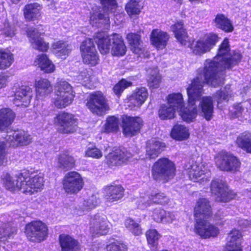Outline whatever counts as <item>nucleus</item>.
<instances>
[{
	"mask_svg": "<svg viewBox=\"0 0 251 251\" xmlns=\"http://www.w3.org/2000/svg\"><path fill=\"white\" fill-rule=\"evenodd\" d=\"M218 59V58H214L213 60L207 59L204 63L203 68L198 70L197 76L187 88L190 103L194 104L196 99L201 97L203 93V85L204 82L213 87L224 83L223 75L221 72L224 69L223 66Z\"/></svg>",
	"mask_w": 251,
	"mask_h": 251,
	"instance_id": "f257e3e1",
	"label": "nucleus"
},
{
	"mask_svg": "<svg viewBox=\"0 0 251 251\" xmlns=\"http://www.w3.org/2000/svg\"><path fill=\"white\" fill-rule=\"evenodd\" d=\"M94 39L101 54L109 53L110 48L111 54L113 56H121L126 54V47L119 34L114 33L107 35L104 32H99Z\"/></svg>",
	"mask_w": 251,
	"mask_h": 251,
	"instance_id": "f03ea898",
	"label": "nucleus"
},
{
	"mask_svg": "<svg viewBox=\"0 0 251 251\" xmlns=\"http://www.w3.org/2000/svg\"><path fill=\"white\" fill-rule=\"evenodd\" d=\"M187 95L189 97L188 94ZM200 99L201 97L196 99L194 104L190 103L188 100V107L184 108H183L184 101L182 94L180 93H173L168 95L167 104L173 108H175L176 111H179L180 115L184 121L190 123L192 122L197 116L198 109L195 103Z\"/></svg>",
	"mask_w": 251,
	"mask_h": 251,
	"instance_id": "7ed1b4c3",
	"label": "nucleus"
},
{
	"mask_svg": "<svg viewBox=\"0 0 251 251\" xmlns=\"http://www.w3.org/2000/svg\"><path fill=\"white\" fill-rule=\"evenodd\" d=\"M176 167L174 163L167 158L158 159L153 165L152 177L156 181L166 183L175 176Z\"/></svg>",
	"mask_w": 251,
	"mask_h": 251,
	"instance_id": "20e7f679",
	"label": "nucleus"
},
{
	"mask_svg": "<svg viewBox=\"0 0 251 251\" xmlns=\"http://www.w3.org/2000/svg\"><path fill=\"white\" fill-rule=\"evenodd\" d=\"M19 179L21 180L20 190L26 194L32 195L40 191L44 186V178L42 175L29 176L27 171L20 173Z\"/></svg>",
	"mask_w": 251,
	"mask_h": 251,
	"instance_id": "39448f33",
	"label": "nucleus"
},
{
	"mask_svg": "<svg viewBox=\"0 0 251 251\" xmlns=\"http://www.w3.org/2000/svg\"><path fill=\"white\" fill-rule=\"evenodd\" d=\"M56 88L55 106L63 108L71 104L75 97L71 86L65 81H60L57 83Z\"/></svg>",
	"mask_w": 251,
	"mask_h": 251,
	"instance_id": "423d86ee",
	"label": "nucleus"
},
{
	"mask_svg": "<svg viewBox=\"0 0 251 251\" xmlns=\"http://www.w3.org/2000/svg\"><path fill=\"white\" fill-rule=\"evenodd\" d=\"M87 100L86 106L94 114L102 116L109 110L108 100L100 91L91 93Z\"/></svg>",
	"mask_w": 251,
	"mask_h": 251,
	"instance_id": "0eeeda50",
	"label": "nucleus"
},
{
	"mask_svg": "<svg viewBox=\"0 0 251 251\" xmlns=\"http://www.w3.org/2000/svg\"><path fill=\"white\" fill-rule=\"evenodd\" d=\"M25 233L29 241L40 242L47 238L48 228L44 223L40 221H33L26 225Z\"/></svg>",
	"mask_w": 251,
	"mask_h": 251,
	"instance_id": "6e6552de",
	"label": "nucleus"
},
{
	"mask_svg": "<svg viewBox=\"0 0 251 251\" xmlns=\"http://www.w3.org/2000/svg\"><path fill=\"white\" fill-rule=\"evenodd\" d=\"M62 184L63 189L66 193L76 194L83 188L84 181L78 173L73 171L65 175L63 179Z\"/></svg>",
	"mask_w": 251,
	"mask_h": 251,
	"instance_id": "1a4fd4ad",
	"label": "nucleus"
},
{
	"mask_svg": "<svg viewBox=\"0 0 251 251\" xmlns=\"http://www.w3.org/2000/svg\"><path fill=\"white\" fill-rule=\"evenodd\" d=\"M59 125L58 131L63 134H70L75 132L77 127V119L72 114L66 112L59 113L54 119Z\"/></svg>",
	"mask_w": 251,
	"mask_h": 251,
	"instance_id": "9d476101",
	"label": "nucleus"
},
{
	"mask_svg": "<svg viewBox=\"0 0 251 251\" xmlns=\"http://www.w3.org/2000/svg\"><path fill=\"white\" fill-rule=\"evenodd\" d=\"M211 191L217 201L226 202L235 197V194L229 190L222 180L216 179L211 183Z\"/></svg>",
	"mask_w": 251,
	"mask_h": 251,
	"instance_id": "9b49d317",
	"label": "nucleus"
},
{
	"mask_svg": "<svg viewBox=\"0 0 251 251\" xmlns=\"http://www.w3.org/2000/svg\"><path fill=\"white\" fill-rule=\"evenodd\" d=\"M216 163L221 170L231 173L238 171L241 165L236 156L227 152L220 154L216 158Z\"/></svg>",
	"mask_w": 251,
	"mask_h": 251,
	"instance_id": "f8f14e48",
	"label": "nucleus"
},
{
	"mask_svg": "<svg viewBox=\"0 0 251 251\" xmlns=\"http://www.w3.org/2000/svg\"><path fill=\"white\" fill-rule=\"evenodd\" d=\"M218 39L217 34L210 33L202 39L193 41L190 44V48L195 54L201 55L209 51L215 45Z\"/></svg>",
	"mask_w": 251,
	"mask_h": 251,
	"instance_id": "ddd939ff",
	"label": "nucleus"
},
{
	"mask_svg": "<svg viewBox=\"0 0 251 251\" xmlns=\"http://www.w3.org/2000/svg\"><path fill=\"white\" fill-rule=\"evenodd\" d=\"M83 61L84 63L96 66L99 62V57L93 41L91 39L85 40L80 47Z\"/></svg>",
	"mask_w": 251,
	"mask_h": 251,
	"instance_id": "4468645a",
	"label": "nucleus"
},
{
	"mask_svg": "<svg viewBox=\"0 0 251 251\" xmlns=\"http://www.w3.org/2000/svg\"><path fill=\"white\" fill-rule=\"evenodd\" d=\"M123 134L126 137L135 136L140 132L143 121L139 117L125 116L123 118Z\"/></svg>",
	"mask_w": 251,
	"mask_h": 251,
	"instance_id": "2eb2a0df",
	"label": "nucleus"
},
{
	"mask_svg": "<svg viewBox=\"0 0 251 251\" xmlns=\"http://www.w3.org/2000/svg\"><path fill=\"white\" fill-rule=\"evenodd\" d=\"M132 156L126 149L121 147L108 153L105 156V162L110 167L121 165Z\"/></svg>",
	"mask_w": 251,
	"mask_h": 251,
	"instance_id": "dca6fc26",
	"label": "nucleus"
},
{
	"mask_svg": "<svg viewBox=\"0 0 251 251\" xmlns=\"http://www.w3.org/2000/svg\"><path fill=\"white\" fill-rule=\"evenodd\" d=\"M109 229L108 222L105 215L98 214L91 219L90 230L93 235H105L108 232Z\"/></svg>",
	"mask_w": 251,
	"mask_h": 251,
	"instance_id": "f3484780",
	"label": "nucleus"
},
{
	"mask_svg": "<svg viewBox=\"0 0 251 251\" xmlns=\"http://www.w3.org/2000/svg\"><path fill=\"white\" fill-rule=\"evenodd\" d=\"M195 232L203 239L214 237L219 233V228L206 219L196 221Z\"/></svg>",
	"mask_w": 251,
	"mask_h": 251,
	"instance_id": "a211bd4d",
	"label": "nucleus"
},
{
	"mask_svg": "<svg viewBox=\"0 0 251 251\" xmlns=\"http://www.w3.org/2000/svg\"><path fill=\"white\" fill-rule=\"evenodd\" d=\"M6 141L10 146L17 147L29 144L32 142V138L29 134L24 131H16L8 135Z\"/></svg>",
	"mask_w": 251,
	"mask_h": 251,
	"instance_id": "6ab92c4d",
	"label": "nucleus"
},
{
	"mask_svg": "<svg viewBox=\"0 0 251 251\" xmlns=\"http://www.w3.org/2000/svg\"><path fill=\"white\" fill-rule=\"evenodd\" d=\"M32 95L31 88L27 86H22L17 88L15 92L13 103L17 106L26 107L30 102Z\"/></svg>",
	"mask_w": 251,
	"mask_h": 251,
	"instance_id": "aec40b11",
	"label": "nucleus"
},
{
	"mask_svg": "<svg viewBox=\"0 0 251 251\" xmlns=\"http://www.w3.org/2000/svg\"><path fill=\"white\" fill-rule=\"evenodd\" d=\"M196 221L207 219L212 215V210L209 201L205 198H200L194 208Z\"/></svg>",
	"mask_w": 251,
	"mask_h": 251,
	"instance_id": "412c9836",
	"label": "nucleus"
},
{
	"mask_svg": "<svg viewBox=\"0 0 251 251\" xmlns=\"http://www.w3.org/2000/svg\"><path fill=\"white\" fill-rule=\"evenodd\" d=\"M186 167L191 180L194 181L207 180L205 177L208 176L209 174L208 173H205V167L202 164L192 161L191 164L187 165Z\"/></svg>",
	"mask_w": 251,
	"mask_h": 251,
	"instance_id": "4be33fe9",
	"label": "nucleus"
},
{
	"mask_svg": "<svg viewBox=\"0 0 251 251\" xmlns=\"http://www.w3.org/2000/svg\"><path fill=\"white\" fill-rule=\"evenodd\" d=\"M104 198L107 202H115L124 196V189L120 185H109L104 187Z\"/></svg>",
	"mask_w": 251,
	"mask_h": 251,
	"instance_id": "5701e85b",
	"label": "nucleus"
},
{
	"mask_svg": "<svg viewBox=\"0 0 251 251\" xmlns=\"http://www.w3.org/2000/svg\"><path fill=\"white\" fill-rule=\"evenodd\" d=\"M27 33L29 38V41L34 49L42 51H46L48 50L49 47V44L45 42L40 37L41 34L37 29L30 28Z\"/></svg>",
	"mask_w": 251,
	"mask_h": 251,
	"instance_id": "b1692460",
	"label": "nucleus"
},
{
	"mask_svg": "<svg viewBox=\"0 0 251 251\" xmlns=\"http://www.w3.org/2000/svg\"><path fill=\"white\" fill-rule=\"evenodd\" d=\"M34 86L36 98L38 99H43L52 91L50 82L47 79L41 78L36 80Z\"/></svg>",
	"mask_w": 251,
	"mask_h": 251,
	"instance_id": "393cba45",
	"label": "nucleus"
},
{
	"mask_svg": "<svg viewBox=\"0 0 251 251\" xmlns=\"http://www.w3.org/2000/svg\"><path fill=\"white\" fill-rule=\"evenodd\" d=\"M165 144L156 139L149 141L147 144L146 149V157L149 159H153L164 150Z\"/></svg>",
	"mask_w": 251,
	"mask_h": 251,
	"instance_id": "a878e982",
	"label": "nucleus"
},
{
	"mask_svg": "<svg viewBox=\"0 0 251 251\" xmlns=\"http://www.w3.org/2000/svg\"><path fill=\"white\" fill-rule=\"evenodd\" d=\"M199 106L202 116L206 120H210L213 117L214 110L213 101L212 98L209 96L202 97L200 102Z\"/></svg>",
	"mask_w": 251,
	"mask_h": 251,
	"instance_id": "bb28decb",
	"label": "nucleus"
},
{
	"mask_svg": "<svg viewBox=\"0 0 251 251\" xmlns=\"http://www.w3.org/2000/svg\"><path fill=\"white\" fill-rule=\"evenodd\" d=\"M169 37L168 34L158 29H153L151 33V41L158 49H163L167 45Z\"/></svg>",
	"mask_w": 251,
	"mask_h": 251,
	"instance_id": "cd10ccee",
	"label": "nucleus"
},
{
	"mask_svg": "<svg viewBox=\"0 0 251 251\" xmlns=\"http://www.w3.org/2000/svg\"><path fill=\"white\" fill-rule=\"evenodd\" d=\"M59 243L61 251H78V242L71 236L62 234L59 236Z\"/></svg>",
	"mask_w": 251,
	"mask_h": 251,
	"instance_id": "c85d7f7f",
	"label": "nucleus"
},
{
	"mask_svg": "<svg viewBox=\"0 0 251 251\" xmlns=\"http://www.w3.org/2000/svg\"><path fill=\"white\" fill-rule=\"evenodd\" d=\"M148 97V92L145 87L138 88L130 97V103L137 107H140Z\"/></svg>",
	"mask_w": 251,
	"mask_h": 251,
	"instance_id": "c756f323",
	"label": "nucleus"
},
{
	"mask_svg": "<svg viewBox=\"0 0 251 251\" xmlns=\"http://www.w3.org/2000/svg\"><path fill=\"white\" fill-rule=\"evenodd\" d=\"M171 29L175 33L176 38L182 45H187L189 39L182 22H178L171 26Z\"/></svg>",
	"mask_w": 251,
	"mask_h": 251,
	"instance_id": "7c9ffc66",
	"label": "nucleus"
},
{
	"mask_svg": "<svg viewBox=\"0 0 251 251\" xmlns=\"http://www.w3.org/2000/svg\"><path fill=\"white\" fill-rule=\"evenodd\" d=\"M75 160L68 151H63L58 156V166L65 171L72 169L75 166Z\"/></svg>",
	"mask_w": 251,
	"mask_h": 251,
	"instance_id": "2f4dec72",
	"label": "nucleus"
},
{
	"mask_svg": "<svg viewBox=\"0 0 251 251\" xmlns=\"http://www.w3.org/2000/svg\"><path fill=\"white\" fill-rule=\"evenodd\" d=\"M15 118L14 113L9 108L0 110V131L5 129L10 125Z\"/></svg>",
	"mask_w": 251,
	"mask_h": 251,
	"instance_id": "473e14b6",
	"label": "nucleus"
},
{
	"mask_svg": "<svg viewBox=\"0 0 251 251\" xmlns=\"http://www.w3.org/2000/svg\"><path fill=\"white\" fill-rule=\"evenodd\" d=\"M42 6L38 3H30L25 5L24 8V16L27 20H33L40 16Z\"/></svg>",
	"mask_w": 251,
	"mask_h": 251,
	"instance_id": "72a5a7b5",
	"label": "nucleus"
},
{
	"mask_svg": "<svg viewBox=\"0 0 251 251\" xmlns=\"http://www.w3.org/2000/svg\"><path fill=\"white\" fill-rule=\"evenodd\" d=\"M52 48L54 53L62 59L65 58L71 50V46L62 41L54 42L52 45Z\"/></svg>",
	"mask_w": 251,
	"mask_h": 251,
	"instance_id": "f704fd0d",
	"label": "nucleus"
},
{
	"mask_svg": "<svg viewBox=\"0 0 251 251\" xmlns=\"http://www.w3.org/2000/svg\"><path fill=\"white\" fill-rule=\"evenodd\" d=\"M214 23L216 27L225 32H230L233 30L231 21L224 14H217L214 20Z\"/></svg>",
	"mask_w": 251,
	"mask_h": 251,
	"instance_id": "c9c22d12",
	"label": "nucleus"
},
{
	"mask_svg": "<svg viewBox=\"0 0 251 251\" xmlns=\"http://www.w3.org/2000/svg\"><path fill=\"white\" fill-rule=\"evenodd\" d=\"M35 63L39 66L42 71L45 73H51L55 70L54 64L49 59L46 54H41L38 55Z\"/></svg>",
	"mask_w": 251,
	"mask_h": 251,
	"instance_id": "e433bc0d",
	"label": "nucleus"
},
{
	"mask_svg": "<svg viewBox=\"0 0 251 251\" xmlns=\"http://www.w3.org/2000/svg\"><path fill=\"white\" fill-rule=\"evenodd\" d=\"M236 143L238 147L251 153V132L246 131L242 133L237 138Z\"/></svg>",
	"mask_w": 251,
	"mask_h": 251,
	"instance_id": "4c0bfd02",
	"label": "nucleus"
},
{
	"mask_svg": "<svg viewBox=\"0 0 251 251\" xmlns=\"http://www.w3.org/2000/svg\"><path fill=\"white\" fill-rule=\"evenodd\" d=\"M126 38L133 52L140 55L143 50L140 36L137 34L131 33L127 34Z\"/></svg>",
	"mask_w": 251,
	"mask_h": 251,
	"instance_id": "58836bf2",
	"label": "nucleus"
},
{
	"mask_svg": "<svg viewBox=\"0 0 251 251\" xmlns=\"http://www.w3.org/2000/svg\"><path fill=\"white\" fill-rule=\"evenodd\" d=\"M242 236L238 230L230 231L227 237V247L229 248H241Z\"/></svg>",
	"mask_w": 251,
	"mask_h": 251,
	"instance_id": "ea45409f",
	"label": "nucleus"
},
{
	"mask_svg": "<svg viewBox=\"0 0 251 251\" xmlns=\"http://www.w3.org/2000/svg\"><path fill=\"white\" fill-rule=\"evenodd\" d=\"M171 137L177 140L187 139L189 133L187 128L183 125L177 124L174 126L171 133Z\"/></svg>",
	"mask_w": 251,
	"mask_h": 251,
	"instance_id": "a19ab883",
	"label": "nucleus"
},
{
	"mask_svg": "<svg viewBox=\"0 0 251 251\" xmlns=\"http://www.w3.org/2000/svg\"><path fill=\"white\" fill-rule=\"evenodd\" d=\"M20 174L17 175L16 179H13L8 173L3 175L2 181L6 189L10 191H14L16 189L20 190L21 185V180L19 179Z\"/></svg>",
	"mask_w": 251,
	"mask_h": 251,
	"instance_id": "79ce46f5",
	"label": "nucleus"
},
{
	"mask_svg": "<svg viewBox=\"0 0 251 251\" xmlns=\"http://www.w3.org/2000/svg\"><path fill=\"white\" fill-rule=\"evenodd\" d=\"M231 96V91L229 86L226 85L223 89L216 92L215 98L217 101L218 106L220 108L221 104L227 103Z\"/></svg>",
	"mask_w": 251,
	"mask_h": 251,
	"instance_id": "37998d69",
	"label": "nucleus"
},
{
	"mask_svg": "<svg viewBox=\"0 0 251 251\" xmlns=\"http://www.w3.org/2000/svg\"><path fill=\"white\" fill-rule=\"evenodd\" d=\"M90 23L93 26H100L99 25L100 24H104L107 26L109 24V19L107 14L96 12L91 14Z\"/></svg>",
	"mask_w": 251,
	"mask_h": 251,
	"instance_id": "c03bdc74",
	"label": "nucleus"
},
{
	"mask_svg": "<svg viewBox=\"0 0 251 251\" xmlns=\"http://www.w3.org/2000/svg\"><path fill=\"white\" fill-rule=\"evenodd\" d=\"M176 111L175 108L167 103L162 104L158 110V116L161 120L171 119L175 117Z\"/></svg>",
	"mask_w": 251,
	"mask_h": 251,
	"instance_id": "a18cd8bd",
	"label": "nucleus"
},
{
	"mask_svg": "<svg viewBox=\"0 0 251 251\" xmlns=\"http://www.w3.org/2000/svg\"><path fill=\"white\" fill-rule=\"evenodd\" d=\"M13 61V55L9 51L0 50V69L9 67Z\"/></svg>",
	"mask_w": 251,
	"mask_h": 251,
	"instance_id": "49530a36",
	"label": "nucleus"
},
{
	"mask_svg": "<svg viewBox=\"0 0 251 251\" xmlns=\"http://www.w3.org/2000/svg\"><path fill=\"white\" fill-rule=\"evenodd\" d=\"M147 240L149 245L152 250L156 249L158 244V240L161 235L156 229H150L146 233Z\"/></svg>",
	"mask_w": 251,
	"mask_h": 251,
	"instance_id": "de8ad7c7",
	"label": "nucleus"
},
{
	"mask_svg": "<svg viewBox=\"0 0 251 251\" xmlns=\"http://www.w3.org/2000/svg\"><path fill=\"white\" fill-rule=\"evenodd\" d=\"M241 59V55L238 52H233V54L229 57H226L225 60H222L221 65L223 69H229L233 66L237 64Z\"/></svg>",
	"mask_w": 251,
	"mask_h": 251,
	"instance_id": "09e8293b",
	"label": "nucleus"
},
{
	"mask_svg": "<svg viewBox=\"0 0 251 251\" xmlns=\"http://www.w3.org/2000/svg\"><path fill=\"white\" fill-rule=\"evenodd\" d=\"M119 120L115 116H110L106 119L104 126L103 131L109 133L116 131L119 129Z\"/></svg>",
	"mask_w": 251,
	"mask_h": 251,
	"instance_id": "8fccbe9b",
	"label": "nucleus"
},
{
	"mask_svg": "<svg viewBox=\"0 0 251 251\" xmlns=\"http://www.w3.org/2000/svg\"><path fill=\"white\" fill-rule=\"evenodd\" d=\"M125 225L126 227L135 236L142 233V229L139 224L131 218H128L125 221Z\"/></svg>",
	"mask_w": 251,
	"mask_h": 251,
	"instance_id": "3c124183",
	"label": "nucleus"
},
{
	"mask_svg": "<svg viewBox=\"0 0 251 251\" xmlns=\"http://www.w3.org/2000/svg\"><path fill=\"white\" fill-rule=\"evenodd\" d=\"M148 81L150 87L156 88L159 86L161 82V76L159 74L157 68H154L150 72Z\"/></svg>",
	"mask_w": 251,
	"mask_h": 251,
	"instance_id": "603ef678",
	"label": "nucleus"
},
{
	"mask_svg": "<svg viewBox=\"0 0 251 251\" xmlns=\"http://www.w3.org/2000/svg\"><path fill=\"white\" fill-rule=\"evenodd\" d=\"M230 50L229 42L227 38H225L221 44L218 52V55L215 58H218V61L222 63V61L226 58L227 54Z\"/></svg>",
	"mask_w": 251,
	"mask_h": 251,
	"instance_id": "864d4df0",
	"label": "nucleus"
},
{
	"mask_svg": "<svg viewBox=\"0 0 251 251\" xmlns=\"http://www.w3.org/2000/svg\"><path fill=\"white\" fill-rule=\"evenodd\" d=\"M99 199L95 195H92L84 200L83 203L79 205V209L83 211L95 208L99 203Z\"/></svg>",
	"mask_w": 251,
	"mask_h": 251,
	"instance_id": "5fc2aeb1",
	"label": "nucleus"
},
{
	"mask_svg": "<svg viewBox=\"0 0 251 251\" xmlns=\"http://www.w3.org/2000/svg\"><path fill=\"white\" fill-rule=\"evenodd\" d=\"M142 6L139 2L136 0H131L126 6V10L129 15H137L140 12Z\"/></svg>",
	"mask_w": 251,
	"mask_h": 251,
	"instance_id": "6e6d98bb",
	"label": "nucleus"
},
{
	"mask_svg": "<svg viewBox=\"0 0 251 251\" xmlns=\"http://www.w3.org/2000/svg\"><path fill=\"white\" fill-rule=\"evenodd\" d=\"M151 205L153 203L164 204L168 202L169 199L163 193H151L150 194Z\"/></svg>",
	"mask_w": 251,
	"mask_h": 251,
	"instance_id": "4d7b16f0",
	"label": "nucleus"
},
{
	"mask_svg": "<svg viewBox=\"0 0 251 251\" xmlns=\"http://www.w3.org/2000/svg\"><path fill=\"white\" fill-rule=\"evenodd\" d=\"M16 231L15 228L11 226V223L3 224L0 227V238L2 239L6 237L10 238Z\"/></svg>",
	"mask_w": 251,
	"mask_h": 251,
	"instance_id": "13d9d810",
	"label": "nucleus"
},
{
	"mask_svg": "<svg viewBox=\"0 0 251 251\" xmlns=\"http://www.w3.org/2000/svg\"><path fill=\"white\" fill-rule=\"evenodd\" d=\"M136 203L138 207L144 209L151 205V197L149 194H145L137 198Z\"/></svg>",
	"mask_w": 251,
	"mask_h": 251,
	"instance_id": "bf43d9fd",
	"label": "nucleus"
},
{
	"mask_svg": "<svg viewBox=\"0 0 251 251\" xmlns=\"http://www.w3.org/2000/svg\"><path fill=\"white\" fill-rule=\"evenodd\" d=\"M131 82L127 81L125 79H123L114 86L113 90L116 95H119L121 94L126 88L131 86Z\"/></svg>",
	"mask_w": 251,
	"mask_h": 251,
	"instance_id": "052dcab7",
	"label": "nucleus"
},
{
	"mask_svg": "<svg viewBox=\"0 0 251 251\" xmlns=\"http://www.w3.org/2000/svg\"><path fill=\"white\" fill-rule=\"evenodd\" d=\"M85 156L93 158L100 159L102 156V152L95 146L88 147L85 151Z\"/></svg>",
	"mask_w": 251,
	"mask_h": 251,
	"instance_id": "680f3d73",
	"label": "nucleus"
},
{
	"mask_svg": "<svg viewBox=\"0 0 251 251\" xmlns=\"http://www.w3.org/2000/svg\"><path fill=\"white\" fill-rule=\"evenodd\" d=\"M107 251H127V247L124 244L117 242L107 246Z\"/></svg>",
	"mask_w": 251,
	"mask_h": 251,
	"instance_id": "e2e57ef3",
	"label": "nucleus"
},
{
	"mask_svg": "<svg viewBox=\"0 0 251 251\" xmlns=\"http://www.w3.org/2000/svg\"><path fill=\"white\" fill-rule=\"evenodd\" d=\"M103 5L104 10L113 12L117 6L115 0H99Z\"/></svg>",
	"mask_w": 251,
	"mask_h": 251,
	"instance_id": "0e129e2a",
	"label": "nucleus"
},
{
	"mask_svg": "<svg viewBox=\"0 0 251 251\" xmlns=\"http://www.w3.org/2000/svg\"><path fill=\"white\" fill-rule=\"evenodd\" d=\"M165 214V211L161 208L154 209L151 215L153 219L157 223H161L163 220V214Z\"/></svg>",
	"mask_w": 251,
	"mask_h": 251,
	"instance_id": "69168bd1",
	"label": "nucleus"
},
{
	"mask_svg": "<svg viewBox=\"0 0 251 251\" xmlns=\"http://www.w3.org/2000/svg\"><path fill=\"white\" fill-rule=\"evenodd\" d=\"M2 32L7 37H12L15 34L14 27H11L8 22L4 23V27L2 29Z\"/></svg>",
	"mask_w": 251,
	"mask_h": 251,
	"instance_id": "338daca9",
	"label": "nucleus"
},
{
	"mask_svg": "<svg viewBox=\"0 0 251 251\" xmlns=\"http://www.w3.org/2000/svg\"><path fill=\"white\" fill-rule=\"evenodd\" d=\"M6 152L4 141H0V165L6 161Z\"/></svg>",
	"mask_w": 251,
	"mask_h": 251,
	"instance_id": "774afa93",
	"label": "nucleus"
}]
</instances>
